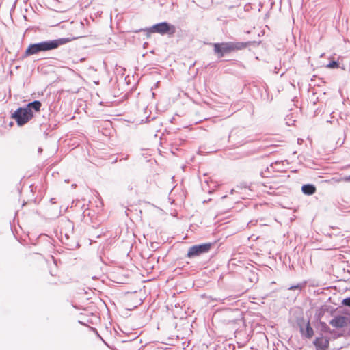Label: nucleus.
Here are the masks:
<instances>
[{
    "mask_svg": "<svg viewBox=\"0 0 350 350\" xmlns=\"http://www.w3.org/2000/svg\"><path fill=\"white\" fill-rule=\"evenodd\" d=\"M18 126H23L33 118V113L25 107L18 108L12 115Z\"/></svg>",
    "mask_w": 350,
    "mask_h": 350,
    "instance_id": "nucleus-4",
    "label": "nucleus"
},
{
    "mask_svg": "<svg viewBox=\"0 0 350 350\" xmlns=\"http://www.w3.org/2000/svg\"><path fill=\"white\" fill-rule=\"evenodd\" d=\"M211 247V243H204L201 245H193L189 249L187 256L191 258L198 256L203 253H206L209 251Z\"/></svg>",
    "mask_w": 350,
    "mask_h": 350,
    "instance_id": "nucleus-5",
    "label": "nucleus"
},
{
    "mask_svg": "<svg viewBox=\"0 0 350 350\" xmlns=\"http://www.w3.org/2000/svg\"><path fill=\"white\" fill-rule=\"evenodd\" d=\"M42 104L39 100H34L33 102L29 103L27 105L26 109H29L32 112V110L35 111H39L40 110Z\"/></svg>",
    "mask_w": 350,
    "mask_h": 350,
    "instance_id": "nucleus-10",
    "label": "nucleus"
},
{
    "mask_svg": "<svg viewBox=\"0 0 350 350\" xmlns=\"http://www.w3.org/2000/svg\"><path fill=\"white\" fill-rule=\"evenodd\" d=\"M301 332L302 334L307 336L308 338H311L313 335V330L310 326L309 323H306V329H304L303 328H301Z\"/></svg>",
    "mask_w": 350,
    "mask_h": 350,
    "instance_id": "nucleus-11",
    "label": "nucleus"
},
{
    "mask_svg": "<svg viewBox=\"0 0 350 350\" xmlns=\"http://www.w3.org/2000/svg\"><path fill=\"white\" fill-rule=\"evenodd\" d=\"M301 191L306 195L310 196L316 192V187L312 184L303 185L301 187Z\"/></svg>",
    "mask_w": 350,
    "mask_h": 350,
    "instance_id": "nucleus-9",
    "label": "nucleus"
},
{
    "mask_svg": "<svg viewBox=\"0 0 350 350\" xmlns=\"http://www.w3.org/2000/svg\"><path fill=\"white\" fill-rule=\"evenodd\" d=\"M342 180L345 182L350 181V176H346L342 178Z\"/></svg>",
    "mask_w": 350,
    "mask_h": 350,
    "instance_id": "nucleus-14",
    "label": "nucleus"
},
{
    "mask_svg": "<svg viewBox=\"0 0 350 350\" xmlns=\"http://www.w3.org/2000/svg\"><path fill=\"white\" fill-rule=\"evenodd\" d=\"M338 63L336 61H332L331 62H329L327 65V68H338Z\"/></svg>",
    "mask_w": 350,
    "mask_h": 350,
    "instance_id": "nucleus-12",
    "label": "nucleus"
},
{
    "mask_svg": "<svg viewBox=\"0 0 350 350\" xmlns=\"http://www.w3.org/2000/svg\"><path fill=\"white\" fill-rule=\"evenodd\" d=\"M226 198H227L226 196H222L219 199V200L217 202V204H216V210L217 211V216L226 213L228 210L231 208L232 203L227 204Z\"/></svg>",
    "mask_w": 350,
    "mask_h": 350,
    "instance_id": "nucleus-6",
    "label": "nucleus"
},
{
    "mask_svg": "<svg viewBox=\"0 0 350 350\" xmlns=\"http://www.w3.org/2000/svg\"><path fill=\"white\" fill-rule=\"evenodd\" d=\"M250 42H227L221 43H214L213 50L218 58L223 57L226 54L232 51L242 50L250 45Z\"/></svg>",
    "mask_w": 350,
    "mask_h": 350,
    "instance_id": "nucleus-2",
    "label": "nucleus"
},
{
    "mask_svg": "<svg viewBox=\"0 0 350 350\" xmlns=\"http://www.w3.org/2000/svg\"><path fill=\"white\" fill-rule=\"evenodd\" d=\"M346 323V318L341 316L336 317L330 321V324L336 328L343 327Z\"/></svg>",
    "mask_w": 350,
    "mask_h": 350,
    "instance_id": "nucleus-7",
    "label": "nucleus"
},
{
    "mask_svg": "<svg viewBox=\"0 0 350 350\" xmlns=\"http://www.w3.org/2000/svg\"><path fill=\"white\" fill-rule=\"evenodd\" d=\"M314 345L318 349L325 350L329 345V340L324 337H320L316 339Z\"/></svg>",
    "mask_w": 350,
    "mask_h": 350,
    "instance_id": "nucleus-8",
    "label": "nucleus"
},
{
    "mask_svg": "<svg viewBox=\"0 0 350 350\" xmlns=\"http://www.w3.org/2000/svg\"><path fill=\"white\" fill-rule=\"evenodd\" d=\"M75 186H76L75 184L72 185V187H75Z\"/></svg>",
    "mask_w": 350,
    "mask_h": 350,
    "instance_id": "nucleus-16",
    "label": "nucleus"
},
{
    "mask_svg": "<svg viewBox=\"0 0 350 350\" xmlns=\"http://www.w3.org/2000/svg\"><path fill=\"white\" fill-rule=\"evenodd\" d=\"M139 31L146 33L148 36L151 33H159L161 35H168L170 37L173 36L176 31V27L167 22H161L153 25L150 27L141 29Z\"/></svg>",
    "mask_w": 350,
    "mask_h": 350,
    "instance_id": "nucleus-3",
    "label": "nucleus"
},
{
    "mask_svg": "<svg viewBox=\"0 0 350 350\" xmlns=\"http://www.w3.org/2000/svg\"><path fill=\"white\" fill-rule=\"evenodd\" d=\"M71 40L72 39L69 38H62L53 40L43 41L38 43L31 44L26 49L25 55L29 56L37 54L40 52L55 49L59 46L65 44Z\"/></svg>",
    "mask_w": 350,
    "mask_h": 350,
    "instance_id": "nucleus-1",
    "label": "nucleus"
},
{
    "mask_svg": "<svg viewBox=\"0 0 350 350\" xmlns=\"http://www.w3.org/2000/svg\"><path fill=\"white\" fill-rule=\"evenodd\" d=\"M342 303L345 306H350V298H347V299H343Z\"/></svg>",
    "mask_w": 350,
    "mask_h": 350,
    "instance_id": "nucleus-13",
    "label": "nucleus"
},
{
    "mask_svg": "<svg viewBox=\"0 0 350 350\" xmlns=\"http://www.w3.org/2000/svg\"><path fill=\"white\" fill-rule=\"evenodd\" d=\"M51 202L52 204H55V203H56L55 199V198H51Z\"/></svg>",
    "mask_w": 350,
    "mask_h": 350,
    "instance_id": "nucleus-15",
    "label": "nucleus"
}]
</instances>
